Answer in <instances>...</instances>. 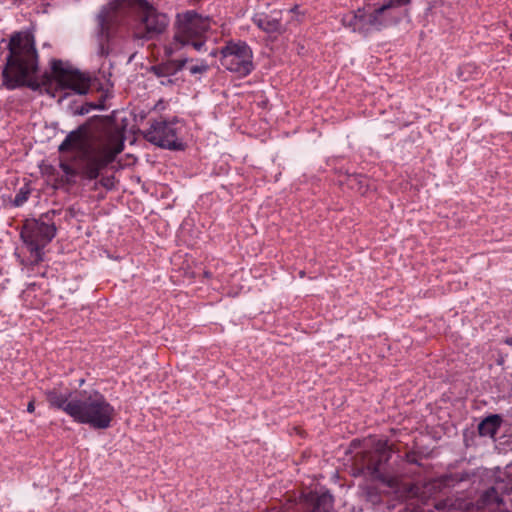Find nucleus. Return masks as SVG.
Returning <instances> with one entry per match:
<instances>
[{
	"label": "nucleus",
	"instance_id": "1",
	"mask_svg": "<svg viewBox=\"0 0 512 512\" xmlns=\"http://www.w3.org/2000/svg\"><path fill=\"white\" fill-rule=\"evenodd\" d=\"M124 148L123 135L111 123L97 122L71 132L59 147L60 152H74L81 175L96 179Z\"/></svg>",
	"mask_w": 512,
	"mask_h": 512
},
{
	"label": "nucleus",
	"instance_id": "2",
	"mask_svg": "<svg viewBox=\"0 0 512 512\" xmlns=\"http://www.w3.org/2000/svg\"><path fill=\"white\" fill-rule=\"evenodd\" d=\"M50 406L60 409L75 422L94 429H107L115 416L114 407L97 390H80L68 395L57 390L46 392Z\"/></svg>",
	"mask_w": 512,
	"mask_h": 512
},
{
	"label": "nucleus",
	"instance_id": "3",
	"mask_svg": "<svg viewBox=\"0 0 512 512\" xmlns=\"http://www.w3.org/2000/svg\"><path fill=\"white\" fill-rule=\"evenodd\" d=\"M9 56L3 69L5 85L13 89L19 85L33 86L38 68V55L33 36L16 33L8 44Z\"/></svg>",
	"mask_w": 512,
	"mask_h": 512
},
{
	"label": "nucleus",
	"instance_id": "4",
	"mask_svg": "<svg viewBox=\"0 0 512 512\" xmlns=\"http://www.w3.org/2000/svg\"><path fill=\"white\" fill-rule=\"evenodd\" d=\"M211 20L193 11H187L177 16L173 40L166 47L171 55L185 46H192L200 51L206 41V33L210 29Z\"/></svg>",
	"mask_w": 512,
	"mask_h": 512
},
{
	"label": "nucleus",
	"instance_id": "5",
	"mask_svg": "<svg viewBox=\"0 0 512 512\" xmlns=\"http://www.w3.org/2000/svg\"><path fill=\"white\" fill-rule=\"evenodd\" d=\"M51 69V76L46 77L44 84L54 83L59 90H69L79 95L88 93L91 79L85 73L61 60H53Z\"/></svg>",
	"mask_w": 512,
	"mask_h": 512
},
{
	"label": "nucleus",
	"instance_id": "6",
	"mask_svg": "<svg viewBox=\"0 0 512 512\" xmlns=\"http://www.w3.org/2000/svg\"><path fill=\"white\" fill-rule=\"evenodd\" d=\"M220 62L228 71L245 77L254 69L251 48L242 41H230L221 49Z\"/></svg>",
	"mask_w": 512,
	"mask_h": 512
},
{
	"label": "nucleus",
	"instance_id": "7",
	"mask_svg": "<svg viewBox=\"0 0 512 512\" xmlns=\"http://www.w3.org/2000/svg\"><path fill=\"white\" fill-rule=\"evenodd\" d=\"M55 236V227L53 224H47L35 219L26 220L21 238L31 252L34 262L42 260V249Z\"/></svg>",
	"mask_w": 512,
	"mask_h": 512
},
{
	"label": "nucleus",
	"instance_id": "8",
	"mask_svg": "<svg viewBox=\"0 0 512 512\" xmlns=\"http://www.w3.org/2000/svg\"><path fill=\"white\" fill-rule=\"evenodd\" d=\"M182 126L178 122L159 120L152 123L145 134L147 141L167 149L178 150L183 148L179 137Z\"/></svg>",
	"mask_w": 512,
	"mask_h": 512
},
{
	"label": "nucleus",
	"instance_id": "9",
	"mask_svg": "<svg viewBox=\"0 0 512 512\" xmlns=\"http://www.w3.org/2000/svg\"><path fill=\"white\" fill-rule=\"evenodd\" d=\"M139 8L142 17L143 32L137 33L138 37L152 39L165 31L168 26V18L165 14L159 13L149 2L140 0Z\"/></svg>",
	"mask_w": 512,
	"mask_h": 512
},
{
	"label": "nucleus",
	"instance_id": "10",
	"mask_svg": "<svg viewBox=\"0 0 512 512\" xmlns=\"http://www.w3.org/2000/svg\"><path fill=\"white\" fill-rule=\"evenodd\" d=\"M405 4L406 3H398L390 0L387 4L373 11L370 9H361L360 33H368L388 26L393 21L389 15L391 8Z\"/></svg>",
	"mask_w": 512,
	"mask_h": 512
},
{
	"label": "nucleus",
	"instance_id": "11",
	"mask_svg": "<svg viewBox=\"0 0 512 512\" xmlns=\"http://www.w3.org/2000/svg\"><path fill=\"white\" fill-rule=\"evenodd\" d=\"M117 8L116 3H109L98 14V24L102 34H108L110 26L117 21Z\"/></svg>",
	"mask_w": 512,
	"mask_h": 512
},
{
	"label": "nucleus",
	"instance_id": "12",
	"mask_svg": "<svg viewBox=\"0 0 512 512\" xmlns=\"http://www.w3.org/2000/svg\"><path fill=\"white\" fill-rule=\"evenodd\" d=\"M254 23L267 33L279 32L281 30L280 19L276 15L256 14Z\"/></svg>",
	"mask_w": 512,
	"mask_h": 512
},
{
	"label": "nucleus",
	"instance_id": "13",
	"mask_svg": "<svg viewBox=\"0 0 512 512\" xmlns=\"http://www.w3.org/2000/svg\"><path fill=\"white\" fill-rule=\"evenodd\" d=\"M502 499L499 497L495 488H490L485 492L480 500V507L493 512L501 511Z\"/></svg>",
	"mask_w": 512,
	"mask_h": 512
},
{
	"label": "nucleus",
	"instance_id": "14",
	"mask_svg": "<svg viewBox=\"0 0 512 512\" xmlns=\"http://www.w3.org/2000/svg\"><path fill=\"white\" fill-rule=\"evenodd\" d=\"M188 62V59L179 60L173 63H170L165 66H160L156 68V73L159 77H163L165 79L161 80L162 84L171 83V79L168 78L169 75L181 70L185 64Z\"/></svg>",
	"mask_w": 512,
	"mask_h": 512
},
{
	"label": "nucleus",
	"instance_id": "15",
	"mask_svg": "<svg viewBox=\"0 0 512 512\" xmlns=\"http://www.w3.org/2000/svg\"><path fill=\"white\" fill-rule=\"evenodd\" d=\"M501 420L499 416L492 415L484 419L478 426L481 436L493 437L500 426Z\"/></svg>",
	"mask_w": 512,
	"mask_h": 512
},
{
	"label": "nucleus",
	"instance_id": "16",
	"mask_svg": "<svg viewBox=\"0 0 512 512\" xmlns=\"http://www.w3.org/2000/svg\"><path fill=\"white\" fill-rule=\"evenodd\" d=\"M361 9L349 12L342 17V24L354 32H360Z\"/></svg>",
	"mask_w": 512,
	"mask_h": 512
},
{
	"label": "nucleus",
	"instance_id": "17",
	"mask_svg": "<svg viewBox=\"0 0 512 512\" xmlns=\"http://www.w3.org/2000/svg\"><path fill=\"white\" fill-rule=\"evenodd\" d=\"M332 497L329 494L321 495L312 510V512H331Z\"/></svg>",
	"mask_w": 512,
	"mask_h": 512
},
{
	"label": "nucleus",
	"instance_id": "18",
	"mask_svg": "<svg viewBox=\"0 0 512 512\" xmlns=\"http://www.w3.org/2000/svg\"><path fill=\"white\" fill-rule=\"evenodd\" d=\"M188 69L192 75L204 74L208 71L209 65L206 63V61L201 60L197 61L195 64L190 65Z\"/></svg>",
	"mask_w": 512,
	"mask_h": 512
},
{
	"label": "nucleus",
	"instance_id": "19",
	"mask_svg": "<svg viewBox=\"0 0 512 512\" xmlns=\"http://www.w3.org/2000/svg\"><path fill=\"white\" fill-rule=\"evenodd\" d=\"M30 194L29 189L21 188L15 196L14 204L15 206H22L28 199Z\"/></svg>",
	"mask_w": 512,
	"mask_h": 512
},
{
	"label": "nucleus",
	"instance_id": "20",
	"mask_svg": "<svg viewBox=\"0 0 512 512\" xmlns=\"http://www.w3.org/2000/svg\"><path fill=\"white\" fill-rule=\"evenodd\" d=\"M363 465L371 472L373 476H380V460L378 462H374L370 459L367 462L365 461Z\"/></svg>",
	"mask_w": 512,
	"mask_h": 512
},
{
	"label": "nucleus",
	"instance_id": "21",
	"mask_svg": "<svg viewBox=\"0 0 512 512\" xmlns=\"http://www.w3.org/2000/svg\"><path fill=\"white\" fill-rule=\"evenodd\" d=\"M504 475L507 478L508 484L506 491L512 490V463L505 467Z\"/></svg>",
	"mask_w": 512,
	"mask_h": 512
},
{
	"label": "nucleus",
	"instance_id": "22",
	"mask_svg": "<svg viewBox=\"0 0 512 512\" xmlns=\"http://www.w3.org/2000/svg\"><path fill=\"white\" fill-rule=\"evenodd\" d=\"M377 450L381 453V457H386V452H387V447H386V444L385 443H381L379 445V447L377 448Z\"/></svg>",
	"mask_w": 512,
	"mask_h": 512
},
{
	"label": "nucleus",
	"instance_id": "23",
	"mask_svg": "<svg viewBox=\"0 0 512 512\" xmlns=\"http://www.w3.org/2000/svg\"><path fill=\"white\" fill-rule=\"evenodd\" d=\"M34 410H35L34 401H30V402L28 403V405H27V411H28L29 413H32V412H34Z\"/></svg>",
	"mask_w": 512,
	"mask_h": 512
},
{
	"label": "nucleus",
	"instance_id": "24",
	"mask_svg": "<svg viewBox=\"0 0 512 512\" xmlns=\"http://www.w3.org/2000/svg\"><path fill=\"white\" fill-rule=\"evenodd\" d=\"M505 342H506L508 345L512 346V336H511V337H508V338L505 340Z\"/></svg>",
	"mask_w": 512,
	"mask_h": 512
},
{
	"label": "nucleus",
	"instance_id": "25",
	"mask_svg": "<svg viewBox=\"0 0 512 512\" xmlns=\"http://www.w3.org/2000/svg\"><path fill=\"white\" fill-rule=\"evenodd\" d=\"M394 2H398V3H409L410 0H393Z\"/></svg>",
	"mask_w": 512,
	"mask_h": 512
}]
</instances>
